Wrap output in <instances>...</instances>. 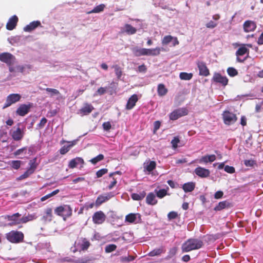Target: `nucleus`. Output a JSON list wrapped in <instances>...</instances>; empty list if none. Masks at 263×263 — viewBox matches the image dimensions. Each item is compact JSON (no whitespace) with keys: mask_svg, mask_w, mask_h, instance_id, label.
Returning a JSON list of instances; mask_svg holds the SVG:
<instances>
[{"mask_svg":"<svg viewBox=\"0 0 263 263\" xmlns=\"http://www.w3.org/2000/svg\"><path fill=\"white\" fill-rule=\"evenodd\" d=\"M203 245V241L198 239H189L184 242L181 247L183 252H188L201 248Z\"/></svg>","mask_w":263,"mask_h":263,"instance_id":"1","label":"nucleus"},{"mask_svg":"<svg viewBox=\"0 0 263 263\" xmlns=\"http://www.w3.org/2000/svg\"><path fill=\"white\" fill-rule=\"evenodd\" d=\"M0 61L7 64L10 72L15 71V69L12 65L15 62L16 58L13 54L9 52H3L0 54Z\"/></svg>","mask_w":263,"mask_h":263,"instance_id":"2","label":"nucleus"},{"mask_svg":"<svg viewBox=\"0 0 263 263\" xmlns=\"http://www.w3.org/2000/svg\"><path fill=\"white\" fill-rule=\"evenodd\" d=\"M54 213L57 215L62 217L64 220L72 215V210L69 205L65 204L57 207L54 210Z\"/></svg>","mask_w":263,"mask_h":263,"instance_id":"3","label":"nucleus"},{"mask_svg":"<svg viewBox=\"0 0 263 263\" xmlns=\"http://www.w3.org/2000/svg\"><path fill=\"white\" fill-rule=\"evenodd\" d=\"M6 237L10 242L17 243L23 241L24 236L22 232L11 231L6 234Z\"/></svg>","mask_w":263,"mask_h":263,"instance_id":"4","label":"nucleus"},{"mask_svg":"<svg viewBox=\"0 0 263 263\" xmlns=\"http://www.w3.org/2000/svg\"><path fill=\"white\" fill-rule=\"evenodd\" d=\"M247 46L250 48L252 47V45L251 44H242L236 51V55L237 57L236 60L237 62L242 63L246 60L247 58L242 59L240 57L243 56L246 54H247L248 55H249V49L247 48Z\"/></svg>","mask_w":263,"mask_h":263,"instance_id":"5","label":"nucleus"},{"mask_svg":"<svg viewBox=\"0 0 263 263\" xmlns=\"http://www.w3.org/2000/svg\"><path fill=\"white\" fill-rule=\"evenodd\" d=\"M222 117L224 124L228 125L233 124L237 120L236 115L228 110L223 111Z\"/></svg>","mask_w":263,"mask_h":263,"instance_id":"6","label":"nucleus"},{"mask_svg":"<svg viewBox=\"0 0 263 263\" xmlns=\"http://www.w3.org/2000/svg\"><path fill=\"white\" fill-rule=\"evenodd\" d=\"M188 114V110L186 108H179L174 110L169 115L170 119L176 120L179 118L186 116Z\"/></svg>","mask_w":263,"mask_h":263,"instance_id":"7","label":"nucleus"},{"mask_svg":"<svg viewBox=\"0 0 263 263\" xmlns=\"http://www.w3.org/2000/svg\"><path fill=\"white\" fill-rule=\"evenodd\" d=\"M21 98V96L18 93H12L7 96L6 102L4 104L3 109H5L12 104L19 101Z\"/></svg>","mask_w":263,"mask_h":263,"instance_id":"8","label":"nucleus"},{"mask_svg":"<svg viewBox=\"0 0 263 263\" xmlns=\"http://www.w3.org/2000/svg\"><path fill=\"white\" fill-rule=\"evenodd\" d=\"M106 217L105 214L102 211H97L92 216V221L95 224H101L105 221Z\"/></svg>","mask_w":263,"mask_h":263,"instance_id":"9","label":"nucleus"},{"mask_svg":"<svg viewBox=\"0 0 263 263\" xmlns=\"http://www.w3.org/2000/svg\"><path fill=\"white\" fill-rule=\"evenodd\" d=\"M194 173L198 177L202 178H208L210 175L209 169L201 166H198L194 170Z\"/></svg>","mask_w":263,"mask_h":263,"instance_id":"10","label":"nucleus"},{"mask_svg":"<svg viewBox=\"0 0 263 263\" xmlns=\"http://www.w3.org/2000/svg\"><path fill=\"white\" fill-rule=\"evenodd\" d=\"M77 140H73L71 141H66L65 140H62L61 141V144H63L65 142H67L68 144L67 145H64L60 149V153L61 155H65L68 152L70 151V149L74 145L77 144Z\"/></svg>","mask_w":263,"mask_h":263,"instance_id":"11","label":"nucleus"},{"mask_svg":"<svg viewBox=\"0 0 263 263\" xmlns=\"http://www.w3.org/2000/svg\"><path fill=\"white\" fill-rule=\"evenodd\" d=\"M197 65L199 71V75L207 77L210 74V71L206 64L203 61L197 62Z\"/></svg>","mask_w":263,"mask_h":263,"instance_id":"12","label":"nucleus"},{"mask_svg":"<svg viewBox=\"0 0 263 263\" xmlns=\"http://www.w3.org/2000/svg\"><path fill=\"white\" fill-rule=\"evenodd\" d=\"M114 196L112 193H107L104 195H99L96 200V205L100 206L104 202L109 200L111 198Z\"/></svg>","mask_w":263,"mask_h":263,"instance_id":"13","label":"nucleus"},{"mask_svg":"<svg viewBox=\"0 0 263 263\" xmlns=\"http://www.w3.org/2000/svg\"><path fill=\"white\" fill-rule=\"evenodd\" d=\"M94 109L93 106L90 104L86 103L84 106L78 110V114L81 116L89 115Z\"/></svg>","mask_w":263,"mask_h":263,"instance_id":"14","label":"nucleus"},{"mask_svg":"<svg viewBox=\"0 0 263 263\" xmlns=\"http://www.w3.org/2000/svg\"><path fill=\"white\" fill-rule=\"evenodd\" d=\"M213 80L217 83L221 84L222 86H226L228 83V79L225 76H222L219 73H215L213 77Z\"/></svg>","mask_w":263,"mask_h":263,"instance_id":"15","label":"nucleus"},{"mask_svg":"<svg viewBox=\"0 0 263 263\" xmlns=\"http://www.w3.org/2000/svg\"><path fill=\"white\" fill-rule=\"evenodd\" d=\"M21 214L18 213H15L12 215H7L6 218L9 221H11V222L9 223L10 226L17 225L21 223V219L19 218Z\"/></svg>","mask_w":263,"mask_h":263,"instance_id":"16","label":"nucleus"},{"mask_svg":"<svg viewBox=\"0 0 263 263\" xmlns=\"http://www.w3.org/2000/svg\"><path fill=\"white\" fill-rule=\"evenodd\" d=\"M11 136L14 140L20 141L23 139L24 132L20 127H17L15 130H12Z\"/></svg>","mask_w":263,"mask_h":263,"instance_id":"17","label":"nucleus"},{"mask_svg":"<svg viewBox=\"0 0 263 263\" xmlns=\"http://www.w3.org/2000/svg\"><path fill=\"white\" fill-rule=\"evenodd\" d=\"M165 51V49L163 47H157L155 48H145V55L157 56L160 54V52Z\"/></svg>","mask_w":263,"mask_h":263,"instance_id":"18","label":"nucleus"},{"mask_svg":"<svg viewBox=\"0 0 263 263\" xmlns=\"http://www.w3.org/2000/svg\"><path fill=\"white\" fill-rule=\"evenodd\" d=\"M31 107L30 104L26 105L22 104L17 109L16 112L17 115L21 116H24L29 111L30 108Z\"/></svg>","mask_w":263,"mask_h":263,"instance_id":"19","label":"nucleus"},{"mask_svg":"<svg viewBox=\"0 0 263 263\" xmlns=\"http://www.w3.org/2000/svg\"><path fill=\"white\" fill-rule=\"evenodd\" d=\"M18 21V17L16 15H13L10 17L6 24L7 29L8 30L14 29L17 25Z\"/></svg>","mask_w":263,"mask_h":263,"instance_id":"20","label":"nucleus"},{"mask_svg":"<svg viewBox=\"0 0 263 263\" xmlns=\"http://www.w3.org/2000/svg\"><path fill=\"white\" fill-rule=\"evenodd\" d=\"M243 26L244 31L246 32L253 31L256 28L255 23L250 20H248L245 22Z\"/></svg>","mask_w":263,"mask_h":263,"instance_id":"21","label":"nucleus"},{"mask_svg":"<svg viewBox=\"0 0 263 263\" xmlns=\"http://www.w3.org/2000/svg\"><path fill=\"white\" fill-rule=\"evenodd\" d=\"M138 100V98L137 95H133L128 100L127 104L126 105V109L127 110H130L134 108L136 103Z\"/></svg>","mask_w":263,"mask_h":263,"instance_id":"22","label":"nucleus"},{"mask_svg":"<svg viewBox=\"0 0 263 263\" xmlns=\"http://www.w3.org/2000/svg\"><path fill=\"white\" fill-rule=\"evenodd\" d=\"M39 26H41V23L39 21H35L31 22L24 28L25 32H30Z\"/></svg>","mask_w":263,"mask_h":263,"instance_id":"23","label":"nucleus"},{"mask_svg":"<svg viewBox=\"0 0 263 263\" xmlns=\"http://www.w3.org/2000/svg\"><path fill=\"white\" fill-rule=\"evenodd\" d=\"M216 159V157L215 155H207L203 156L199 160L200 163L206 164L208 162H213Z\"/></svg>","mask_w":263,"mask_h":263,"instance_id":"24","label":"nucleus"},{"mask_svg":"<svg viewBox=\"0 0 263 263\" xmlns=\"http://www.w3.org/2000/svg\"><path fill=\"white\" fill-rule=\"evenodd\" d=\"M84 163V160L81 157H76L71 159L68 164V167L70 168L76 167L79 164H83Z\"/></svg>","mask_w":263,"mask_h":263,"instance_id":"25","label":"nucleus"},{"mask_svg":"<svg viewBox=\"0 0 263 263\" xmlns=\"http://www.w3.org/2000/svg\"><path fill=\"white\" fill-rule=\"evenodd\" d=\"M165 249L164 247L161 246L160 248H156V249H154L153 250H152V251H151L150 252H149V253L148 254V255L151 257H154V256H160L162 253H165Z\"/></svg>","mask_w":263,"mask_h":263,"instance_id":"26","label":"nucleus"},{"mask_svg":"<svg viewBox=\"0 0 263 263\" xmlns=\"http://www.w3.org/2000/svg\"><path fill=\"white\" fill-rule=\"evenodd\" d=\"M146 202L147 204L152 205L157 204V200L156 199L154 193L151 192L148 194L146 198Z\"/></svg>","mask_w":263,"mask_h":263,"instance_id":"27","label":"nucleus"},{"mask_svg":"<svg viewBox=\"0 0 263 263\" xmlns=\"http://www.w3.org/2000/svg\"><path fill=\"white\" fill-rule=\"evenodd\" d=\"M124 28V32L128 35L134 34L137 32L136 28L128 24H126Z\"/></svg>","mask_w":263,"mask_h":263,"instance_id":"28","label":"nucleus"},{"mask_svg":"<svg viewBox=\"0 0 263 263\" xmlns=\"http://www.w3.org/2000/svg\"><path fill=\"white\" fill-rule=\"evenodd\" d=\"M195 187V183L193 182L184 183L182 186V189L185 192H191L193 191Z\"/></svg>","mask_w":263,"mask_h":263,"instance_id":"29","label":"nucleus"},{"mask_svg":"<svg viewBox=\"0 0 263 263\" xmlns=\"http://www.w3.org/2000/svg\"><path fill=\"white\" fill-rule=\"evenodd\" d=\"M105 8V5L103 4H100L99 5L95 7L92 10L90 11L87 12L86 13L88 14L91 13H100L101 12L103 11L104 8Z\"/></svg>","mask_w":263,"mask_h":263,"instance_id":"30","label":"nucleus"},{"mask_svg":"<svg viewBox=\"0 0 263 263\" xmlns=\"http://www.w3.org/2000/svg\"><path fill=\"white\" fill-rule=\"evenodd\" d=\"M168 90L167 88H165V85L163 84H159L158 85L157 88V92L159 96H165Z\"/></svg>","mask_w":263,"mask_h":263,"instance_id":"31","label":"nucleus"},{"mask_svg":"<svg viewBox=\"0 0 263 263\" xmlns=\"http://www.w3.org/2000/svg\"><path fill=\"white\" fill-rule=\"evenodd\" d=\"M146 196V192L145 191H142V192H140L139 194L137 193H133L131 195L132 198L134 200H142L145 196Z\"/></svg>","mask_w":263,"mask_h":263,"instance_id":"32","label":"nucleus"},{"mask_svg":"<svg viewBox=\"0 0 263 263\" xmlns=\"http://www.w3.org/2000/svg\"><path fill=\"white\" fill-rule=\"evenodd\" d=\"M133 53L136 57L145 55V48H134L132 49Z\"/></svg>","mask_w":263,"mask_h":263,"instance_id":"33","label":"nucleus"},{"mask_svg":"<svg viewBox=\"0 0 263 263\" xmlns=\"http://www.w3.org/2000/svg\"><path fill=\"white\" fill-rule=\"evenodd\" d=\"M230 206V203L227 201L220 202L218 205L214 208L215 211H220Z\"/></svg>","mask_w":263,"mask_h":263,"instance_id":"34","label":"nucleus"},{"mask_svg":"<svg viewBox=\"0 0 263 263\" xmlns=\"http://www.w3.org/2000/svg\"><path fill=\"white\" fill-rule=\"evenodd\" d=\"M112 68L114 69L116 76L118 79H120L122 75V70L121 68L118 65H114Z\"/></svg>","mask_w":263,"mask_h":263,"instance_id":"35","label":"nucleus"},{"mask_svg":"<svg viewBox=\"0 0 263 263\" xmlns=\"http://www.w3.org/2000/svg\"><path fill=\"white\" fill-rule=\"evenodd\" d=\"M52 210L51 208H47L45 211V215L44 216L43 218L45 220L50 221L52 219Z\"/></svg>","mask_w":263,"mask_h":263,"instance_id":"36","label":"nucleus"},{"mask_svg":"<svg viewBox=\"0 0 263 263\" xmlns=\"http://www.w3.org/2000/svg\"><path fill=\"white\" fill-rule=\"evenodd\" d=\"M179 77L181 80H190L192 78L193 74L192 73L182 72L180 73Z\"/></svg>","mask_w":263,"mask_h":263,"instance_id":"37","label":"nucleus"},{"mask_svg":"<svg viewBox=\"0 0 263 263\" xmlns=\"http://www.w3.org/2000/svg\"><path fill=\"white\" fill-rule=\"evenodd\" d=\"M178 248L176 247H173L169 250L168 255L166 257V259H170L174 257L177 253Z\"/></svg>","mask_w":263,"mask_h":263,"instance_id":"38","label":"nucleus"},{"mask_svg":"<svg viewBox=\"0 0 263 263\" xmlns=\"http://www.w3.org/2000/svg\"><path fill=\"white\" fill-rule=\"evenodd\" d=\"M36 159L34 158L32 160H31L29 163V167L28 168V169L30 170L33 173H34L37 166V164L36 163Z\"/></svg>","mask_w":263,"mask_h":263,"instance_id":"39","label":"nucleus"},{"mask_svg":"<svg viewBox=\"0 0 263 263\" xmlns=\"http://www.w3.org/2000/svg\"><path fill=\"white\" fill-rule=\"evenodd\" d=\"M27 147H24L21 148H20L16 150L14 152L13 155L15 156H20V155H25L27 154Z\"/></svg>","mask_w":263,"mask_h":263,"instance_id":"40","label":"nucleus"},{"mask_svg":"<svg viewBox=\"0 0 263 263\" xmlns=\"http://www.w3.org/2000/svg\"><path fill=\"white\" fill-rule=\"evenodd\" d=\"M156 167V163L154 161H151L146 166L145 169L148 172L153 171Z\"/></svg>","mask_w":263,"mask_h":263,"instance_id":"41","label":"nucleus"},{"mask_svg":"<svg viewBox=\"0 0 263 263\" xmlns=\"http://www.w3.org/2000/svg\"><path fill=\"white\" fill-rule=\"evenodd\" d=\"M33 173L32 172H31L30 170L28 168L27 171L24 173L23 174L21 175L17 178V180H24L28 178L30 175H31Z\"/></svg>","mask_w":263,"mask_h":263,"instance_id":"42","label":"nucleus"},{"mask_svg":"<svg viewBox=\"0 0 263 263\" xmlns=\"http://www.w3.org/2000/svg\"><path fill=\"white\" fill-rule=\"evenodd\" d=\"M60 192L59 190V189H57L54 191H53V192H52L51 193L42 197L41 198V201H45L46 200H47V199L55 195L56 194H57L59 192Z\"/></svg>","mask_w":263,"mask_h":263,"instance_id":"43","label":"nucleus"},{"mask_svg":"<svg viewBox=\"0 0 263 263\" xmlns=\"http://www.w3.org/2000/svg\"><path fill=\"white\" fill-rule=\"evenodd\" d=\"M136 219V215L130 213L127 215L125 217V221L129 223H133Z\"/></svg>","mask_w":263,"mask_h":263,"instance_id":"44","label":"nucleus"},{"mask_svg":"<svg viewBox=\"0 0 263 263\" xmlns=\"http://www.w3.org/2000/svg\"><path fill=\"white\" fill-rule=\"evenodd\" d=\"M117 249V246L115 244H109L107 245L105 248V251L107 253H109L115 251Z\"/></svg>","mask_w":263,"mask_h":263,"instance_id":"45","label":"nucleus"},{"mask_svg":"<svg viewBox=\"0 0 263 263\" xmlns=\"http://www.w3.org/2000/svg\"><path fill=\"white\" fill-rule=\"evenodd\" d=\"M135 257L132 255H128L127 256H122L120 258V260L122 262H127L134 260Z\"/></svg>","mask_w":263,"mask_h":263,"instance_id":"46","label":"nucleus"},{"mask_svg":"<svg viewBox=\"0 0 263 263\" xmlns=\"http://www.w3.org/2000/svg\"><path fill=\"white\" fill-rule=\"evenodd\" d=\"M173 36L168 35L165 36L162 40V44L163 45H166L173 41Z\"/></svg>","mask_w":263,"mask_h":263,"instance_id":"47","label":"nucleus"},{"mask_svg":"<svg viewBox=\"0 0 263 263\" xmlns=\"http://www.w3.org/2000/svg\"><path fill=\"white\" fill-rule=\"evenodd\" d=\"M21 163L22 161L20 160H12L10 162V165L13 168L18 170L20 167Z\"/></svg>","mask_w":263,"mask_h":263,"instance_id":"48","label":"nucleus"},{"mask_svg":"<svg viewBox=\"0 0 263 263\" xmlns=\"http://www.w3.org/2000/svg\"><path fill=\"white\" fill-rule=\"evenodd\" d=\"M104 155L103 154H99V155H98L97 156L93 158L92 159H91L90 161L93 164H96V163H97L98 162L104 159Z\"/></svg>","mask_w":263,"mask_h":263,"instance_id":"49","label":"nucleus"},{"mask_svg":"<svg viewBox=\"0 0 263 263\" xmlns=\"http://www.w3.org/2000/svg\"><path fill=\"white\" fill-rule=\"evenodd\" d=\"M35 219L34 215H28L26 216H23L22 218H21V223H25L29 221H31Z\"/></svg>","mask_w":263,"mask_h":263,"instance_id":"50","label":"nucleus"},{"mask_svg":"<svg viewBox=\"0 0 263 263\" xmlns=\"http://www.w3.org/2000/svg\"><path fill=\"white\" fill-rule=\"evenodd\" d=\"M45 90L47 92L50 93V97L60 94V91L58 89L54 88H47Z\"/></svg>","mask_w":263,"mask_h":263,"instance_id":"51","label":"nucleus"},{"mask_svg":"<svg viewBox=\"0 0 263 263\" xmlns=\"http://www.w3.org/2000/svg\"><path fill=\"white\" fill-rule=\"evenodd\" d=\"M227 72L230 77H234L238 74L237 70L233 67H229Z\"/></svg>","mask_w":263,"mask_h":263,"instance_id":"52","label":"nucleus"},{"mask_svg":"<svg viewBox=\"0 0 263 263\" xmlns=\"http://www.w3.org/2000/svg\"><path fill=\"white\" fill-rule=\"evenodd\" d=\"M91 259L88 257H85L83 258H78L76 260H74L73 261L74 263H87L89 261H90Z\"/></svg>","mask_w":263,"mask_h":263,"instance_id":"53","label":"nucleus"},{"mask_svg":"<svg viewBox=\"0 0 263 263\" xmlns=\"http://www.w3.org/2000/svg\"><path fill=\"white\" fill-rule=\"evenodd\" d=\"M167 194V191L165 189H161L156 192L157 196L159 198H162Z\"/></svg>","mask_w":263,"mask_h":263,"instance_id":"54","label":"nucleus"},{"mask_svg":"<svg viewBox=\"0 0 263 263\" xmlns=\"http://www.w3.org/2000/svg\"><path fill=\"white\" fill-rule=\"evenodd\" d=\"M90 242L85 239L83 241V243L81 245V248L82 250H86L90 246Z\"/></svg>","mask_w":263,"mask_h":263,"instance_id":"55","label":"nucleus"},{"mask_svg":"<svg viewBox=\"0 0 263 263\" xmlns=\"http://www.w3.org/2000/svg\"><path fill=\"white\" fill-rule=\"evenodd\" d=\"M108 172L107 168H102L98 171L96 173L97 178L101 177L103 175H105Z\"/></svg>","mask_w":263,"mask_h":263,"instance_id":"56","label":"nucleus"},{"mask_svg":"<svg viewBox=\"0 0 263 263\" xmlns=\"http://www.w3.org/2000/svg\"><path fill=\"white\" fill-rule=\"evenodd\" d=\"M180 142L179 139L175 137L171 141V144L172 145V147L174 149L178 147V144Z\"/></svg>","mask_w":263,"mask_h":263,"instance_id":"57","label":"nucleus"},{"mask_svg":"<svg viewBox=\"0 0 263 263\" xmlns=\"http://www.w3.org/2000/svg\"><path fill=\"white\" fill-rule=\"evenodd\" d=\"M244 164L247 167H252L256 164V161L254 160H245Z\"/></svg>","mask_w":263,"mask_h":263,"instance_id":"58","label":"nucleus"},{"mask_svg":"<svg viewBox=\"0 0 263 263\" xmlns=\"http://www.w3.org/2000/svg\"><path fill=\"white\" fill-rule=\"evenodd\" d=\"M224 171L230 174H233L235 173V169L233 166H229V165H226L224 166Z\"/></svg>","mask_w":263,"mask_h":263,"instance_id":"59","label":"nucleus"},{"mask_svg":"<svg viewBox=\"0 0 263 263\" xmlns=\"http://www.w3.org/2000/svg\"><path fill=\"white\" fill-rule=\"evenodd\" d=\"M177 217V213L174 211L170 212L167 215V217L170 220L176 219Z\"/></svg>","mask_w":263,"mask_h":263,"instance_id":"60","label":"nucleus"},{"mask_svg":"<svg viewBox=\"0 0 263 263\" xmlns=\"http://www.w3.org/2000/svg\"><path fill=\"white\" fill-rule=\"evenodd\" d=\"M161 125V122L159 121H156L154 123V133H156V132L159 129Z\"/></svg>","mask_w":263,"mask_h":263,"instance_id":"61","label":"nucleus"},{"mask_svg":"<svg viewBox=\"0 0 263 263\" xmlns=\"http://www.w3.org/2000/svg\"><path fill=\"white\" fill-rule=\"evenodd\" d=\"M103 129L105 130L108 131L111 129V125L110 122H106L103 123Z\"/></svg>","mask_w":263,"mask_h":263,"instance_id":"62","label":"nucleus"},{"mask_svg":"<svg viewBox=\"0 0 263 263\" xmlns=\"http://www.w3.org/2000/svg\"><path fill=\"white\" fill-rule=\"evenodd\" d=\"M47 120L46 119V118H45V117L43 118L40 123L38 124L37 125V126L40 128H42L46 124V123H47Z\"/></svg>","mask_w":263,"mask_h":263,"instance_id":"63","label":"nucleus"},{"mask_svg":"<svg viewBox=\"0 0 263 263\" xmlns=\"http://www.w3.org/2000/svg\"><path fill=\"white\" fill-rule=\"evenodd\" d=\"M217 26V23L211 21L206 24V27L208 28H214Z\"/></svg>","mask_w":263,"mask_h":263,"instance_id":"64","label":"nucleus"}]
</instances>
